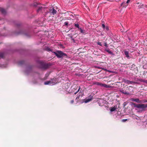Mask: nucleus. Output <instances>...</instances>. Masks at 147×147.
<instances>
[{
  "instance_id": "1",
  "label": "nucleus",
  "mask_w": 147,
  "mask_h": 147,
  "mask_svg": "<svg viewBox=\"0 0 147 147\" xmlns=\"http://www.w3.org/2000/svg\"><path fill=\"white\" fill-rule=\"evenodd\" d=\"M33 6L38 8L37 9V13H42L44 11H45V10L47 8L46 7H43L42 5L36 3H34L33 4Z\"/></svg>"
},
{
  "instance_id": "2",
  "label": "nucleus",
  "mask_w": 147,
  "mask_h": 147,
  "mask_svg": "<svg viewBox=\"0 0 147 147\" xmlns=\"http://www.w3.org/2000/svg\"><path fill=\"white\" fill-rule=\"evenodd\" d=\"M134 107L137 108L141 109V111L142 112V111H145V109L147 108V104H139L136 105L134 104Z\"/></svg>"
},
{
  "instance_id": "3",
  "label": "nucleus",
  "mask_w": 147,
  "mask_h": 147,
  "mask_svg": "<svg viewBox=\"0 0 147 147\" xmlns=\"http://www.w3.org/2000/svg\"><path fill=\"white\" fill-rule=\"evenodd\" d=\"M132 88V86H130L129 87H127L125 88H124L123 89H121L120 90V91L122 93V94L126 95H129L131 93H130V88L129 87Z\"/></svg>"
},
{
  "instance_id": "4",
  "label": "nucleus",
  "mask_w": 147,
  "mask_h": 147,
  "mask_svg": "<svg viewBox=\"0 0 147 147\" xmlns=\"http://www.w3.org/2000/svg\"><path fill=\"white\" fill-rule=\"evenodd\" d=\"M53 53L59 58H61L63 56H67L66 54L60 51H58L56 52H54Z\"/></svg>"
},
{
  "instance_id": "5",
  "label": "nucleus",
  "mask_w": 147,
  "mask_h": 147,
  "mask_svg": "<svg viewBox=\"0 0 147 147\" xmlns=\"http://www.w3.org/2000/svg\"><path fill=\"white\" fill-rule=\"evenodd\" d=\"M41 67L43 69H47L50 66V65L49 64L46 63L42 62H40Z\"/></svg>"
},
{
  "instance_id": "6",
  "label": "nucleus",
  "mask_w": 147,
  "mask_h": 147,
  "mask_svg": "<svg viewBox=\"0 0 147 147\" xmlns=\"http://www.w3.org/2000/svg\"><path fill=\"white\" fill-rule=\"evenodd\" d=\"M96 84L97 85L100 86L102 87H104L107 88H108L110 87L109 86L107 85L105 83L102 84L100 82H97Z\"/></svg>"
},
{
  "instance_id": "7",
  "label": "nucleus",
  "mask_w": 147,
  "mask_h": 147,
  "mask_svg": "<svg viewBox=\"0 0 147 147\" xmlns=\"http://www.w3.org/2000/svg\"><path fill=\"white\" fill-rule=\"evenodd\" d=\"M123 82L128 84H137V83L136 82L133 81H130L129 80H127L124 79L123 80Z\"/></svg>"
},
{
  "instance_id": "8",
  "label": "nucleus",
  "mask_w": 147,
  "mask_h": 147,
  "mask_svg": "<svg viewBox=\"0 0 147 147\" xmlns=\"http://www.w3.org/2000/svg\"><path fill=\"white\" fill-rule=\"evenodd\" d=\"M93 99V96L91 95H90L87 99L84 100V102L85 103L91 101Z\"/></svg>"
},
{
  "instance_id": "9",
  "label": "nucleus",
  "mask_w": 147,
  "mask_h": 147,
  "mask_svg": "<svg viewBox=\"0 0 147 147\" xmlns=\"http://www.w3.org/2000/svg\"><path fill=\"white\" fill-rule=\"evenodd\" d=\"M57 12L55 10L53 7H52V9H49V13H50L51 15L52 14L54 15V14L56 13ZM49 13V12H48Z\"/></svg>"
},
{
  "instance_id": "10",
  "label": "nucleus",
  "mask_w": 147,
  "mask_h": 147,
  "mask_svg": "<svg viewBox=\"0 0 147 147\" xmlns=\"http://www.w3.org/2000/svg\"><path fill=\"white\" fill-rule=\"evenodd\" d=\"M6 53L4 52L0 51V59H4L5 57Z\"/></svg>"
},
{
  "instance_id": "11",
  "label": "nucleus",
  "mask_w": 147,
  "mask_h": 147,
  "mask_svg": "<svg viewBox=\"0 0 147 147\" xmlns=\"http://www.w3.org/2000/svg\"><path fill=\"white\" fill-rule=\"evenodd\" d=\"M0 12L3 15H5L6 13L5 9L2 7H0Z\"/></svg>"
},
{
  "instance_id": "12",
  "label": "nucleus",
  "mask_w": 147,
  "mask_h": 147,
  "mask_svg": "<svg viewBox=\"0 0 147 147\" xmlns=\"http://www.w3.org/2000/svg\"><path fill=\"white\" fill-rule=\"evenodd\" d=\"M137 4L138 5V8H144V5L142 3H138Z\"/></svg>"
},
{
  "instance_id": "13",
  "label": "nucleus",
  "mask_w": 147,
  "mask_h": 147,
  "mask_svg": "<svg viewBox=\"0 0 147 147\" xmlns=\"http://www.w3.org/2000/svg\"><path fill=\"white\" fill-rule=\"evenodd\" d=\"M117 106L115 105L113 107H111L110 109V111L111 112H113L115 111V110L117 109Z\"/></svg>"
},
{
  "instance_id": "14",
  "label": "nucleus",
  "mask_w": 147,
  "mask_h": 147,
  "mask_svg": "<svg viewBox=\"0 0 147 147\" xmlns=\"http://www.w3.org/2000/svg\"><path fill=\"white\" fill-rule=\"evenodd\" d=\"M121 6L123 7H126L128 6V5L126 3L123 2L121 4Z\"/></svg>"
},
{
  "instance_id": "15",
  "label": "nucleus",
  "mask_w": 147,
  "mask_h": 147,
  "mask_svg": "<svg viewBox=\"0 0 147 147\" xmlns=\"http://www.w3.org/2000/svg\"><path fill=\"white\" fill-rule=\"evenodd\" d=\"M53 82H52V81H47L45 82L44 83V84L45 85H48V84H53Z\"/></svg>"
},
{
  "instance_id": "16",
  "label": "nucleus",
  "mask_w": 147,
  "mask_h": 147,
  "mask_svg": "<svg viewBox=\"0 0 147 147\" xmlns=\"http://www.w3.org/2000/svg\"><path fill=\"white\" fill-rule=\"evenodd\" d=\"M134 101L135 102L139 103H142V100H140L139 98H136L135 99Z\"/></svg>"
},
{
  "instance_id": "17",
  "label": "nucleus",
  "mask_w": 147,
  "mask_h": 147,
  "mask_svg": "<svg viewBox=\"0 0 147 147\" xmlns=\"http://www.w3.org/2000/svg\"><path fill=\"white\" fill-rule=\"evenodd\" d=\"M105 51H106L108 53H109L111 55H114V53L112 52L111 51H110L109 49H105Z\"/></svg>"
},
{
  "instance_id": "18",
  "label": "nucleus",
  "mask_w": 147,
  "mask_h": 147,
  "mask_svg": "<svg viewBox=\"0 0 147 147\" xmlns=\"http://www.w3.org/2000/svg\"><path fill=\"white\" fill-rule=\"evenodd\" d=\"M124 53L126 57L128 58H129V53L128 51H125L124 52Z\"/></svg>"
},
{
  "instance_id": "19",
  "label": "nucleus",
  "mask_w": 147,
  "mask_h": 147,
  "mask_svg": "<svg viewBox=\"0 0 147 147\" xmlns=\"http://www.w3.org/2000/svg\"><path fill=\"white\" fill-rule=\"evenodd\" d=\"M139 81L140 82H142L147 83V80H144L142 79H139Z\"/></svg>"
},
{
  "instance_id": "20",
  "label": "nucleus",
  "mask_w": 147,
  "mask_h": 147,
  "mask_svg": "<svg viewBox=\"0 0 147 147\" xmlns=\"http://www.w3.org/2000/svg\"><path fill=\"white\" fill-rule=\"evenodd\" d=\"M128 103V102H127V101H126V102H125L123 103V107L124 108H125V106L126 105H127V104Z\"/></svg>"
},
{
  "instance_id": "21",
  "label": "nucleus",
  "mask_w": 147,
  "mask_h": 147,
  "mask_svg": "<svg viewBox=\"0 0 147 147\" xmlns=\"http://www.w3.org/2000/svg\"><path fill=\"white\" fill-rule=\"evenodd\" d=\"M49 74L47 73L45 74V79H46L47 77L49 76Z\"/></svg>"
},
{
  "instance_id": "22",
  "label": "nucleus",
  "mask_w": 147,
  "mask_h": 147,
  "mask_svg": "<svg viewBox=\"0 0 147 147\" xmlns=\"http://www.w3.org/2000/svg\"><path fill=\"white\" fill-rule=\"evenodd\" d=\"M74 26L76 27L78 29L80 28L78 24H75Z\"/></svg>"
},
{
  "instance_id": "23",
  "label": "nucleus",
  "mask_w": 147,
  "mask_h": 147,
  "mask_svg": "<svg viewBox=\"0 0 147 147\" xmlns=\"http://www.w3.org/2000/svg\"><path fill=\"white\" fill-rule=\"evenodd\" d=\"M80 30L81 33H84V30H83L81 28H80L79 29Z\"/></svg>"
},
{
  "instance_id": "24",
  "label": "nucleus",
  "mask_w": 147,
  "mask_h": 147,
  "mask_svg": "<svg viewBox=\"0 0 147 147\" xmlns=\"http://www.w3.org/2000/svg\"><path fill=\"white\" fill-rule=\"evenodd\" d=\"M142 103H145V102H147V100L144 99L142 101Z\"/></svg>"
},
{
  "instance_id": "25",
  "label": "nucleus",
  "mask_w": 147,
  "mask_h": 147,
  "mask_svg": "<svg viewBox=\"0 0 147 147\" xmlns=\"http://www.w3.org/2000/svg\"><path fill=\"white\" fill-rule=\"evenodd\" d=\"M97 44L98 45H99L100 46H102V45L101 44V43L99 42H97Z\"/></svg>"
},
{
  "instance_id": "26",
  "label": "nucleus",
  "mask_w": 147,
  "mask_h": 147,
  "mask_svg": "<svg viewBox=\"0 0 147 147\" xmlns=\"http://www.w3.org/2000/svg\"><path fill=\"white\" fill-rule=\"evenodd\" d=\"M131 0H127L126 2V3L128 5V4L129 3L131 2Z\"/></svg>"
},
{
  "instance_id": "27",
  "label": "nucleus",
  "mask_w": 147,
  "mask_h": 147,
  "mask_svg": "<svg viewBox=\"0 0 147 147\" xmlns=\"http://www.w3.org/2000/svg\"><path fill=\"white\" fill-rule=\"evenodd\" d=\"M47 50L48 51H52V50L50 48H47Z\"/></svg>"
},
{
  "instance_id": "28",
  "label": "nucleus",
  "mask_w": 147,
  "mask_h": 147,
  "mask_svg": "<svg viewBox=\"0 0 147 147\" xmlns=\"http://www.w3.org/2000/svg\"><path fill=\"white\" fill-rule=\"evenodd\" d=\"M64 24L65 26H67L68 24V22H65Z\"/></svg>"
},
{
  "instance_id": "29",
  "label": "nucleus",
  "mask_w": 147,
  "mask_h": 147,
  "mask_svg": "<svg viewBox=\"0 0 147 147\" xmlns=\"http://www.w3.org/2000/svg\"><path fill=\"white\" fill-rule=\"evenodd\" d=\"M80 89V87H79V89H78V91L74 93V94H76L79 91Z\"/></svg>"
},
{
  "instance_id": "30",
  "label": "nucleus",
  "mask_w": 147,
  "mask_h": 147,
  "mask_svg": "<svg viewBox=\"0 0 147 147\" xmlns=\"http://www.w3.org/2000/svg\"><path fill=\"white\" fill-rule=\"evenodd\" d=\"M104 46L106 47H108V45H107V42H105V44H104Z\"/></svg>"
},
{
  "instance_id": "31",
  "label": "nucleus",
  "mask_w": 147,
  "mask_h": 147,
  "mask_svg": "<svg viewBox=\"0 0 147 147\" xmlns=\"http://www.w3.org/2000/svg\"><path fill=\"white\" fill-rule=\"evenodd\" d=\"M102 27L104 28V29L105 28V25L104 24H103L102 25Z\"/></svg>"
},
{
  "instance_id": "32",
  "label": "nucleus",
  "mask_w": 147,
  "mask_h": 147,
  "mask_svg": "<svg viewBox=\"0 0 147 147\" xmlns=\"http://www.w3.org/2000/svg\"><path fill=\"white\" fill-rule=\"evenodd\" d=\"M24 63V61H21L20 62V64H22Z\"/></svg>"
},
{
  "instance_id": "33",
  "label": "nucleus",
  "mask_w": 147,
  "mask_h": 147,
  "mask_svg": "<svg viewBox=\"0 0 147 147\" xmlns=\"http://www.w3.org/2000/svg\"><path fill=\"white\" fill-rule=\"evenodd\" d=\"M74 100H72L70 102H71V104H73V103H74Z\"/></svg>"
},
{
  "instance_id": "34",
  "label": "nucleus",
  "mask_w": 147,
  "mask_h": 147,
  "mask_svg": "<svg viewBox=\"0 0 147 147\" xmlns=\"http://www.w3.org/2000/svg\"><path fill=\"white\" fill-rule=\"evenodd\" d=\"M105 28L107 30H109V28L107 26H106Z\"/></svg>"
},
{
  "instance_id": "35",
  "label": "nucleus",
  "mask_w": 147,
  "mask_h": 147,
  "mask_svg": "<svg viewBox=\"0 0 147 147\" xmlns=\"http://www.w3.org/2000/svg\"><path fill=\"white\" fill-rule=\"evenodd\" d=\"M135 99L134 98H131V100L133 101H134Z\"/></svg>"
},
{
  "instance_id": "36",
  "label": "nucleus",
  "mask_w": 147,
  "mask_h": 147,
  "mask_svg": "<svg viewBox=\"0 0 147 147\" xmlns=\"http://www.w3.org/2000/svg\"><path fill=\"white\" fill-rule=\"evenodd\" d=\"M147 8V5H144V8Z\"/></svg>"
},
{
  "instance_id": "37",
  "label": "nucleus",
  "mask_w": 147,
  "mask_h": 147,
  "mask_svg": "<svg viewBox=\"0 0 147 147\" xmlns=\"http://www.w3.org/2000/svg\"><path fill=\"white\" fill-rule=\"evenodd\" d=\"M79 98H80L79 96H77L76 97V99H79Z\"/></svg>"
},
{
  "instance_id": "38",
  "label": "nucleus",
  "mask_w": 147,
  "mask_h": 147,
  "mask_svg": "<svg viewBox=\"0 0 147 147\" xmlns=\"http://www.w3.org/2000/svg\"><path fill=\"white\" fill-rule=\"evenodd\" d=\"M20 24H16V26H20Z\"/></svg>"
},
{
  "instance_id": "39",
  "label": "nucleus",
  "mask_w": 147,
  "mask_h": 147,
  "mask_svg": "<svg viewBox=\"0 0 147 147\" xmlns=\"http://www.w3.org/2000/svg\"><path fill=\"white\" fill-rule=\"evenodd\" d=\"M29 71H31V69H29Z\"/></svg>"
},
{
  "instance_id": "40",
  "label": "nucleus",
  "mask_w": 147,
  "mask_h": 147,
  "mask_svg": "<svg viewBox=\"0 0 147 147\" xmlns=\"http://www.w3.org/2000/svg\"><path fill=\"white\" fill-rule=\"evenodd\" d=\"M20 34V32H19V33H18V34Z\"/></svg>"
}]
</instances>
